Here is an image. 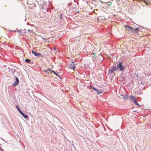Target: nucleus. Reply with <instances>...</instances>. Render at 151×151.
Wrapping results in <instances>:
<instances>
[{
	"label": "nucleus",
	"mask_w": 151,
	"mask_h": 151,
	"mask_svg": "<svg viewBox=\"0 0 151 151\" xmlns=\"http://www.w3.org/2000/svg\"><path fill=\"white\" fill-rule=\"evenodd\" d=\"M67 140H68V141H69V142H70V141L69 140H68V139H67Z\"/></svg>",
	"instance_id": "obj_21"
},
{
	"label": "nucleus",
	"mask_w": 151,
	"mask_h": 151,
	"mask_svg": "<svg viewBox=\"0 0 151 151\" xmlns=\"http://www.w3.org/2000/svg\"><path fill=\"white\" fill-rule=\"evenodd\" d=\"M108 3H109L108 4V6H109L111 4H112V3L111 2H107Z\"/></svg>",
	"instance_id": "obj_16"
},
{
	"label": "nucleus",
	"mask_w": 151,
	"mask_h": 151,
	"mask_svg": "<svg viewBox=\"0 0 151 151\" xmlns=\"http://www.w3.org/2000/svg\"><path fill=\"white\" fill-rule=\"evenodd\" d=\"M117 71H121L124 70L125 67L123 65V63L122 62H119L116 66Z\"/></svg>",
	"instance_id": "obj_1"
},
{
	"label": "nucleus",
	"mask_w": 151,
	"mask_h": 151,
	"mask_svg": "<svg viewBox=\"0 0 151 151\" xmlns=\"http://www.w3.org/2000/svg\"><path fill=\"white\" fill-rule=\"evenodd\" d=\"M146 4L147 5H148V4L147 3H146Z\"/></svg>",
	"instance_id": "obj_20"
},
{
	"label": "nucleus",
	"mask_w": 151,
	"mask_h": 151,
	"mask_svg": "<svg viewBox=\"0 0 151 151\" xmlns=\"http://www.w3.org/2000/svg\"><path fill=\"white\" fill-rule=\"evenodd\" d=\"M55 75L56 76H58V77H59V74H58V73H56V74H55Z\"/></svg>",
	"instance_id": "obj_18"
},
{
	"label": "nucleus",
	"mask_w": 151,
	"mask_h": 151,
	"mask_svg": "<svg viewBox=\"0 0 151 151\" xmlns=\"http://www.w3.org/2000/svg\"><path fill=\"white\" fill-rule=\"evenodd\" d=\"M69 67L73 69H74L75 68V66L73 62H71L69 65Z\"/></svg>",
	"instance_id": "obj_8"
},
{
	"label": "nucleus",
	"mask_w": 151,
	"mask_h": 151,
	"mask_svg": "<svg viewBox=\"0 0 151 151\" xmlns=\"http://www.w3.org/2000/svg\"><path fill=\"white\" fill-rule=\"evenodd\" d=\"M25 62L26 63H31V61L28 59H26L25 60Z\"/></svg>",
	"instance_id": "obj_9"
},
{
	"label": "nucleus",
	"mask_w": 151,
	"mask_h": 151,
	"mask_svg": "<svg viewBox=\"0 0 151 151\" xmlns=\"http://www.w3.org/2000/svg\"><path fill=\"white\" fill-rule=\"evenodd\" d=\"M91 88H92L93 90L94 91H96H96H97V89H96V88H94V87H91Z\"/></svg>",
	"instance_id": "obj_14"
},
{
	"label": "nucleus",
	"mask_w": 151,
	"mask_h": 151,
	"mask_svg": "<svg viewBox=\"0 0 151 151\" xmlns=\"http://www.w3.org/2000/svg\"><path fill=\"white\" fill-rule=\"evenodd\" d=\"M32 54L34 55L37 57L42 56L41 54L39 52H37L33 50L32 51Z\"/></svg>",
	"instance_id": "obj_5"
},
{
	"label": "nucleus",
	"mask_w": 151,
	"mask_h": 151,
	"mask_svg": "<svg viewBox=\"0 0 151 151\" xmlns=\"http://www.w3.org/2000/svg\"><path fill=\"white\" fill-rule=\"evenodd\" d=\"M133 103L135 104L138 106H139V104L137 102V100H136L135 101L133 102Z\"/></svg>",
	"instance_id": "obj_11"
},
{
	"label": "nucleus",
	"mask_w": 151,
	"mask_h": 151,
	"mask_svg": "<svg viewBox=\"0 0 151 151\" xmlns=\"http://www.w3.org/2000/svg\"><path fill=\"white\" fill-rule=\"evenodd\" d=\"M72 142H73V141H72Z\"/></svg>",
	"instance_id": "obj_26"
},
{
	"label": "nucleus",
	"mask_w": 151,
	"mask_h": 151,
	"mask_svg": "<svg viewBox=\"0 0 151 151\" xmlns=\"http://www.w3.org/2000/svg\"><path fill=\"white\" fill-rule=\"evenodd\" d=\"M73 142H72V145H73L74 146V145H73Z\"/></svg>",
	"instance_id": "obj_23"
},
{
	"label": "nucleus",
	"mask_w": 151,
	"mask_h": 151,
	"mask_svg": "<svg viewBox=\"0 0 151 151\" xmlns=\"http://www.w3.org/2000/svg\"><path fill=\"white\" fill-rule=\"evenodd\" d=\"M129 99L131 102L133 103L136 100V98L132 95L129 96Z\"/></svg>",
	"instance_id": "obj_7"
},
{
	"label": "nucleus",
	"mask_w": 151,
	"mask_h": 151,
	"mask_svg": "<svg viewBox=\"0 0 151 151\" xmlns=\"http://www.w3.org/2000/svg\"><path fill=\"white\" fill-rule=\"evenodd\" d=\"M54 50H55V48H54Z\"/></svg>",
	"instance_id": "obj_25"
},
{
	"label": "nucleus",
	"mask_w": 151,
	"mask_h": 151,
	"mask_svg": "<svg viewBox=\"0 0 151 151\" xmlns=\"http://www.w3.org/2000/svg\"><path fill=\"white\" fill-rule=\"evenodd\" d=\"M96 91V92H97V93L98 94H99L100 93H101V92H100L97 89V91Z\"/></svg>",
	"instance_id": "obj_12"
},
{
	"label": "nucleus",
	"mask_w": 151,
	"mask_h": 151,
	"mask_svg": "<svg viewBox=\"0 0 151 151\" xmlns=\"http://www.w3.org/2000/svg\"><path fill=\"white\" fill-rule=\"evenodd\" d=\"M51 69L49 68H48L47 69H46L45 71L44 72H45L46 73H47L48 74L49 73H48V71L50 72L51 71Z\"/></svg>",
	"instance_id": "obj_10"
},
{
	"label": "nucleus",
	"mask_w": 151,
	"mask_h": 151,
	"mask_svg": "<svg viewBox=\"0 0 151 151\" xmlns=\"http://www.w3.org/2000/svg\"><path fill=\"white\" fill-rule=\"evenodd\" d=\"M15 79L16 81L13 84V86L14 87H15L16 85H18L19 82V81L18 78L16 77Z\"/></svg>",
	"instance_id": "obj_6"
},
{
	"label": "nucleus",
	"mask_w": 151,
	"mask_h": 151,
	"mask_svg": "<svg viewBox=\"0 0 151 151\" xmlns=\"http://www.w3.org/2000/svg\"><path fill=\"white\" fill-rule=\"evenodd\" d=\"M14 32H15V30L13 31Z\"/></svg>",
	"instance_id": "obj_24"
},
{
	"label": "nucleus",
	"mask_w": 151,
	"mask_h": 151,
	"mask_svg": "<svg viewBox=\"0 0 151 151\" xmlns=\"http://www.w3.org/2000/svg\"><path fill=\"white\" fill-rule=\"evenodd\" d=\"M127 98V97H124V99H126Z\"/></svg>",
	"instance_id": "obj_19"
},
{
	"label": "nucleus",
	"mask_w": 151,
	"mask_h": 151,
	"mask_svg": "<svg viewBox=\"0 0 151 151\" xmlns=\"http://www.w3.org/2000/svg\"><path fill=\"white\" fill-rule=\"evenodd\" d=\"M124 27L127 30L132 31L135 34H137L138 32L137 31V30H139V28L134 29L132 27H130L128 25H125Z\"/></svg>",
	"instance_id": "obj_2"
},
{
	"label": "nucleus",
	"mask_w": 151,
	"mask_h": 151,
	"mask_svg": "<svg viewBox=\"0 0 151 151\" xmlns=\"http://www.w3.org/2000/svg\"><path fill=\"white\" fill-rule=\"evenodd\" d=\"M117 70L116 66H112L111 68H110L108 70V72L109 73H114V75H115V73L114 72L115 71Z\"/></svg>",
	"instance_id": "obj_3"
},
{
	"label": "nucleus",
	"mask_w": 151,
	"mask_h": 151,
	"mask_svg": "<svg viewBox=\"0 0 151 151\" xmlns=\"http://www.w3.org/2000/svg\"><path fill=\"white\" fill-rule=\"evenodd\" d=\"M33 32V30H30V29L28 30V32L29 33H30V32Z\"/></svg>",
	"instance_id": "obj_13"
},
{
	"label": "nucleus",
	"mask_w": 151,
	"mask_h": 151,
	"mask_svg": "<svg viewBox=\"0 0 151 151\" xmlns=\"http://www.w3.org/2000/svg\"><path fill=\"white\" fill-rule=\"evenodd\" d=\"M51 72L55 74H56V73H55V72L53 71V70H51Z\"/></svg>",
	"instance_id": "obj_15"
},
{
	"label": "nucleus",
	"mask_w": 151,
	"mask_h": 151,
	"mask_svg": "<svg viewBox=\"0 0 151 151\" xmlns=\"http://www.w3.org/2000/svg\"><path fill=\"white\" fill-rule=\"evenodd\" d=\"M62 14H60V19H62Z\"/></svg>",
	"instance_id": "obj_17"
},
{
	"label": "nucleus",
	"mask_w": 151,
	"mask_h": 151,
	"mask_svg": "<svg viewBox=\"0 0 151 151\" xmlns=\"http://www.w3.org/2000/svg\"><path fill=\"white\" fill-rule=\"evenodd\" d=\"M16 107L19 111V112L23 116L25 119H27L28 117V116L25 115L24 113L22 112V111L20 109H19V107L17 106H16Z\"/></svg>",
	"instance_id": "obj_4"
},
{
	"label": "nucleus",
	"mask_w": 151,
	"mask_h": 151,
	"mask_svg": "<svg viewBox=\"0 0 151 151\" xmlns=\"http://www.w3.org/2000/svg\"><path fill=\"white\" fill-rule=\"evenodd\" d=\"M1 151H4L2 150H1V149H0Z\"/></svg>",
	"instance_id": "obj_22"
}]
</instances>
